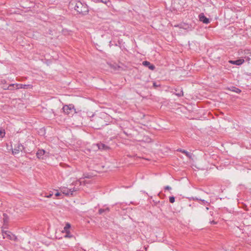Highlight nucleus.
Here are the masks:
<instances>
[{
    "instance_id": "obj_1",
    "label": "nucleus",
    "mask_w": 251,
    "mask_h": 251,
    "mask_svg": "<svg viewBox=\"0 0 251 251\" xmlns=\"http://www.w3.org/2000/svg\"><path fill=\"white\" fill-rule=\"evenodd\" d=\"M75 9L79 14L83 15H86L89 11L88 6L85 3L78 1H76L75 5Z\"/></svg>"
},
{
    "instance_id": "obj_2",
    "label": "nucleus",
    "mask_w": 251,
    "mask_h": 251,
    "mask_svg": "<svg viewBox=\"0 0 251 251\" xmlns=\"http://www.w3.org/2000/svg\"><path fill=\"white\" fill-rule=\"evenodd\" d=\"M62 110L65 114L68 115L72 116L76 113L75 106L73 104L64 105L62 108Z\"/></svg>"
},
{
    "instance_id": "obj_3",
    "label": "nucleus",
    "mask_w": 251,
    "mask_h": 251,
    "mask_svg": "<svg viewBox=\"0 0 251 251\" xmlns=\"http://www.w3.org/2000/svg\"><path fill=\"white\" fill-rule=\"evenodd\" d=\"M15 86L16 89H27L28 88H31L32 87V86L29 84H10L7 89L9 90H12L13 89L12 87H14Z\"/></svg>"
},
{
    "instance_id": "obj_4",
    "label": "nucleus",
    "mask_w": 251,
    "mask_h": 251,
    "mask_svg": "<svg viewBox=\"0 0 251 251\" xmlns=\"http://www.w3.org/2000/svg\"><path fill=\"white\" fill-rule=\"evenodd\" d=\"M24 149L25 148L23 145L20 143H18L14 146V149L12 150V153L14 155L18 154L20 151H24Z\"/></svg>"
},
{
    "instance_id": "obj_5",
    "label": "nucleus",
    "mask_w": 251,
    "mask_h": 251,
    "mask_svg": "<svg viewBox=\"0 0 251 251\" xmlns=\"http://www.w3.org/2000/svg\"><path fill=\"white\" fill-rule=\"evenodd\" d=\"M81 182L79 180H76L73 184V185H75V186L73 188H70V192H71V195H73V193L76 191H77L79 190V187L81 185Z\"/></svg>"
},
{
    "instance_id": "obj_6",
    "label": "nucleus",
    "mask_w": 251,
    "mask_h": 251,
    "mask_svg": "<svg viewBox=\"0 0 251 251\" xmlns=\"http://www.w3.org/2000/svg\"><path fill=\"white\" fill-rule=\"evenodd\" d=\"M2 236L4 239H7L10 240H15L16 239V237L15 235L12 234L9 231H5L2 232Z\"/></svg>"
},
{
    "instance_id": "obj_7",
    "label": "nucleus",
    "mask_w": 251,
    "mask_h": 251,
    "mask_svg": "<svg viewBox=\"0 0 251 251\" xmlns=\"http://www.w3.org/2000/svg\"><path fill=\"white\" fill-rule=\"evenodd\" d=\"M46 154H48V153L45 150L43 149L38 150L36 152V156L39 159H44L45 158V157L47 156V155H45Z\"/></svg>"
},
{
    "instance_id": "obj_8",
    "label": "nucleus",
    "mask_w": 251,
    "mask_h": 251,
    "mask_svg": "<svg viewBox=\"0 0 251 251\" xmlns=\"http://www.w3.org/2000/svg\"><path fill=\"white\" fill-rule=\"evenodd\" d=\"M177 151L184 154L190 159H193V155L192 153H190L186 150L181 149H178Z\"/></svg>"
},
{
    "instance_id": "obj_9",
    "label": "nucleus",
    "mask_w": 251,
    "mask_h": 251,
    "mask_svg": "<svg viewBox=\"0 0 251 251\" xmlns=\"http://www.w3.org/2000/svg\"><path fill=\"white\" fill-rule=\"evenodd\" d=\"M199 20L201 22H202L204 24H207L210 23L209 19L206 18L203 13H201L199 15Z\"/></svg>"
},
{
    "instance_id": "obj_10",
    "label": "nucleus",
    "mask_w": 251,
    "mask_h": 251,
    "mask_svg": "<svg viewBox=\"0 0 251 251\" xmlns=\"http://www.w3.org/2000/svg\"><path fill=\"white\" fill-rule=\"evenodd\" d=\"M143 65L144 66L149 68V69L150 70H152V71L154 70L155 68V67L154 65L151 64L150 62H149L148 61H143Z\"/></svg>"
},
{
    "instance_id": "obj_11",
    "label": "nucleus",
    "mask_w": 251,
    "mask_h": 251,
    "mask_svg": "<svg viewBox=\"0 0 251 251\" xmlns=\"http://www.w3.org/2000/svg\"><path fill=\"white\" fill-rule=\"evenodd\" d=\"M228 62L229 63H230L231 64H234V65L239 66V65H241L244 62V60L243 59H237L236 60H229Z\"/></svg>"
},
{
    "instance_id": "obj_12",
    "label": "nucleus",
    "mask_w": 251,
    "mask_h": 251,
    "mask_svg": "<svg viewBox=\"0 0 251 251\" xmlns=\"http://www.w3.org/2000/svg\"><path fill=\"white\" fill-rule=\"evenodd\" d=\"M109 67L114 71H120L122 68L115 63L108 64Z\"/></svg>"
},
{
    "instance_id": "obj_13",
    "label": "nucleus",
    "mask_w": 251,
    "mask_h": 251,
    "mask_svg": "<svg viewBox=\"0 0 251 251\" xmlns=\"http://www.w3.org/2000/svg\"><path fill=\"white\" fill-rule=\"evenodd\" d=\"M97 146L98 147L99 149L100 150L106 151L110 149V148L108 146L101 143L98 144Z\"/></svg>"
},
{
    "instance_id": "obj_14",
    "label": "nucleus",
    "mask_w": 251,
    "mask_h": 251,
    "mask_svg": "<svg viewBox=\"0 0 251 251\" xmlns=\"http://www.w3.org/2000/svg\"><path fill=\"white\" fill-rule=\"evenodd\" d=\"M61 192L66 196L71 195L70 188L63 187L61 189Z\"/></svg>"
},
{
    "instance_id": "obj_15",
    "label": "nucleus",
    "mask_w": 251,
    "mask_h": 251,
    "mask_svg": "<svg viewBox=\"0 0 251 251\" xmlns=\"http://www.w3.org/2000/svg\"><path fill=\"white\" fill-rule=\"evenodd\" d=\"M228 89L231 91L235 92L238 94L240 93L241 92V90L240 89L234 86H232L230 88H229Z\"/></svg>"
},
{
    "instance_id": "obj_16",
    "label": "nucleus",
    "mask_w": 251,
    "mask_h": 251,
    "mask_svg": "<svg viewBox=\"0 0 251 251\" xmlns=\"http://www.w3.org/2000/svg\"><path fill=\"white\" fill-rule=\"evenodd\" d=\"M109 210H110V209L108 207H107L106 208H100L99 210V214L100 215L104 213H106L109 212Z\"/></svg>"
},
{
    "instance_id": "obj_17",
    "label": "nucleus",
    "mask_w": 251,
    "mask_h": 251,
    "mask_svg": "<svg viewBox=\"0 0 251 251\" xmlns=\"http://www.w3.org/2000/svg\"><path fill=\"white\" fill-rule=\"evenodd\" d=\"M93 1L95 2H102L103 3L106 5L108 3H109L110 1L109 0H92Z\"/></svg>"
},
{
    "instance_id": "obj_18",
    "label": "nucleus",
    "mask_w": 251,
    "mask_h": 251,
    "mask_svg": "<svg viewBox=\"0 0 251 251\" xmlns=\"http://www.w3.org/2000/svg\"><path fill=\"white\" fill-rule=\"evenodd\" d=\"M70 227H71V225L69 223H66L65 227H64V229L62 232H65L70 231L69 229Z\"/></svg>"
},
{
    "instance_id": "obj_19",
    "label": "nucleus",
    "mask_w": 251,
    "mask_h": 251,
    "mask_svg": "<svg viewBox=\"0 0 251 251\" xmlns=\"http://www.w3.org/2000/svg\"><path fill=\"white\" fill-rule=\"evenodd\" d=\"M196 200H198V201H201L202 203L204 205H207V206H209L210 205V202L207 201H205L204 200H201V199H199L198 198H196Z\"/></svg>"
},
{
    "instance_id": "obj_20",
    "label": "nucleus",
    "mask_w": 251,
    "mask_h": 251,
    "mask_svg": "<svg viewBox=\"0 0 251 251\" xmlns=\"http://www.w3.org/2000/svg\"><path fill=\"white\" fill-rule=\"evenodd\" d=\"M5 134V130L2 128H0V137L3 138Z\"/></svg>"
},
{
    "instance_id": "obj_21",
    "label": "nucleus",
    "mask_w": 251,
    "mask_h": 251,
    "mask_svg": "<svg viewBox=\"0 0 251 251\" xmlns=\"http://www.w3.org/2000/svg\"><path fill=\"white\" fill-rule=\"evenodd\" d=\"M65 233H66V234L64 236L65 238H71L73 237V235L72 234H71L70 231L65 232Z\"/></svg>"
},
{
    "instance_id": "obj_22",
    "label": "nucleus",
    "mask_w": 251,
    "mask_h": 251,
    "mask_svg": "<svg viewBox=\"0 0 251 251\" xmlns=\"http://www.w3.org/2000/svg\"><path fill=\"white\" fill-rule=\"evenodd\" d=\"M176 95L178 97H181L183 95V93L182 90L179 91L177 93H176Z\"/></svg>"
},
{
    "instance_id": "obj_23",
    "label": "nucleus",
    "mask_w": 251,
    "mask_h": 251,
    "mask_svg": "<svg viewBox=\"0 0 251 251\" xmlns=\"http://www.w3.org/2000/svg\"><path fill=\"white\" fill-rule=\"evenodd\" d=\"M175 201V198L174 196H171L169 197V201L171 203H174Z\"/></svg>"
},
{
    "instance_id": "obj_24",
    "label": "nucleus",
    "mask_w": 251,
    "mask_h": 251,
    "mask_svg": "<svg viewBox=\"0 0 251 251\" xmlns=\"http://www.w3.org/2000/svg\"><path fill=\"white\" fill-rule=\"evenodd\" d=\"M159 85H157L156 83L155 82H153V86L154 88H156Z\"/></svg>"
},
{
    "instance_id": "obj_25",
    "label": "nucleus",
    "mask_w": 251,
    "mask_h": 251,
    "mask_svg": "<svg viewBox=\"0 0 251 251\" xmlns=\"http://www.w3.org/2000/svg\"><path fill=\"white\" fill-rule=\"evenodd\" d=\"M171 189V187L169 186H166L165 187V190H170Z\"/></svg>"
},
{
    "instance_id": "obj_26",
    "label": "nucleus",
    "mask_w": 251,
    "mask_h": 251,
    "mask_svg": "<svg viewBox=\"0 0 251 251\" xmlns=\"http://www.w3.org/2000/svg\"><path fill=\"white\" fill-rule=\"evenodd\" d=\"M52 193H50L49 195L46 196L45 197L47 198H50L52 196Z\"/></svg>"
},
{
    "instance_id": "obj_27",
    "label": "nucleus",
    "mask_w": 251,
    "mask_h": 251,
    "mask_svg": "<svg viewBox=\"0 0 251 251\" xmlns=\"http://www.w3.org/2000/svg\"><path fill=\"white\" fill-rule=\"evenodd\" d=\"M60 195H61V194H60L59 192H56V193L55 194V196L56 197H58V196H60Z\"/></svg>"
},
{
    "instance_id": "obj_28",
    "label": "nucleus",
    "mask_w": 251,
    "mask_h": 251,
    "mask_svg": "<svg viewBox=\"0 0 251 251\" xmlns=\"http://www.w3.org/2000/svg\"><path fill=\"white\" fill-rule=\"evenodd\" d=\"M210 223L211 224H216L217 222L214 221H210Z\"/></svg>"
},
{
    "instance_id": "obj_29",
    "label": "nucleus",
    "mask_w": 251,
    "mask_h": 251,
    "mask_svg": "<svg viewBox=\"0 0 251 251\" xmlns=\"http://www.w3.org/2000/svg\"><path fill=\"white\" fill-rule=\"evenodd\" d=\"M98 120L99 121H100V122H102L103 121V120L101 118H98Z\"/></svg>"
},
{
    "instance_id": "obj_30",
    "label": "nucleus",
    "mask_w": 251,
    "mask_h": 251,
    "mask_svg": "<svg viewBox=\"0 0 251 251\" xmlns=\"http://www.w3.org/2000/svg\"><path fill=\"white\" fill-rule=\"evenodd\" d=\"M95 128H98V129H99V128H100V126H97L95 127Z\"/></svg>"
},
{
    "instance_id": "obj_31",
    "label": "nucleus",
    "mask_w": 251,
    "mask_h": 251,
    "mask_svg": "<svg viewBox=\"0 0 251 251\" xmlns=\"http://www.w3.org/2000/svg\"><path fill=\"white\" fill-rule=\"evenodd\" d=\"M124 133H125L126 135H127V133L125 131H123Z\"/></svg>"
},
{
    "instance_id": "obj_32",
    "label": "nucleus",
    "mask_w": 251,
    "mask_h": 251,
    "mask_svg": "<svg viewBox=\"0 0 251 251\" xmlns=\"http://www.w3.org/2000/svg\"><path fill=\"white\" fill-rule=\"evenodd\" d=\"M206 210H208V209H209V208H208V207H206Z\"/></svg>"
},
{
    "instance_id": "obj_33",
    "label": "nucleus",
    "mask_w": 251,
    "mask_h": 251,
    "mask_svg": "<svg viewBox=\"0 0 251 251\" xmlns=\"http://www.w3.org/2000/svg\"><path fill=\"white\" fill-rule=\"evenodd\" d=\"M3 216L5 217L6 216V214H3Z\"/></svg>"
}]
</instances>
